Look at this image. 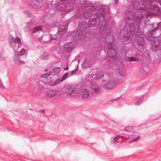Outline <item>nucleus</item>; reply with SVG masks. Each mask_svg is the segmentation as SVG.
Here are the masks:
<instances>
[{
  "instance_id": "nucleus-1",
  "label": "nucleus",
  "mask_w": 161,
  "mask_h": 161,
  "mask_svg": "<svg viewBox=\"0 0 161 161\" xmlns=\"http://www.w3.org/2000/svg\"><path fill=\"white\" fill-rule=\"evenodd\" d=\"M132 6L135 11H129L126 18L132 19L136 23L138 29L140 26L143 14L150 17L153 15H161V8L154 0H132Z\"/></svg>"
},
{
  "instance_id": "nucleus-2",
  "label": "nucleus",
  "mask_w": 161,
  "mask_h": 161,
  "mask_svg": "<svg viewBox=\"0 0 161 161\" xmlns=\"http://www.w3.org/2000/svg\"><path fill=\"white\" fill-rule=\"evenodd\" d=\"M98 18V25L99 27L98 31V35L97 38H99L100 41L102 42H104L106 41L107 35L111 34V30L110 29H106L105 26L106 25L105 20V12L102 7H99L97 13L95 14Z\"/></svg>"
},
{
  "instance_id": "nucleus-3",
  "label": "nucleus",
  "mask_w": 161,
  "mask_h": 161,
  "mask_svg": "<svg viewBox=\"0 0 161 161\" xmlns=\"http://www.w3.org/2000/svg\"><path fill=\"white\" fill-rule=\"evenodd\" d=\"M157 26L155 27L154 29L149 31L147 32L146 37L149 42L151 45L152 49H154L156 50L159 47L161 48V36H159L158 39L157 38V36L155 35L161 29V21L157 24Z\"/></svg>"
},
{
  "instance_id": "nucleus-4",
  "label": "nucleus",
  "mask_w": 161,
  "mask_h": 161,
  "mask_svg": "<svg viewBox=\"0 0 161 161\" xmlns=\"http://www.w3.org/2000/svg\"><path fill=\"white\" fill-rule=\"evenodd\" d=\"M117 53V52L115 49L111 47H109L107 50V54L110 58L112 60V61H108V65L107 63H106L105 65H108V67L112 66L113 64L112 62H115L117 58V56H116Z\"/></svg>"
},
{
  "instance_id": "nucleus-5",
  "label": "nucleus",
  "mask_w": 161,
  "mask_h": 161,
  "mask_svg": "<svg viewBox=\"0 0 161 161\" xmlns=\"http://www.w3.org/2000/svg\"><path fill=\"white\" fill-rule=\"evenodd\" d=\"M16 42H17L18 44V48L20 47L21 44L20 38L18 36H16L15 38H14L13 37L12 35H9L8 43L10 47L13 49L15 53L16 52V51L15 50L16 48Z\"/></svg>"
},
{
  "instance_id": "nucleus-6",
  "label": "nucleus",
  "mask_w": 161,
  "mask_h": 161,
  "mask_svg": "<svg viewBox=\"0 0 161 161\" xmlns=\"http://www.w3.org/2000/svg\"><path fill=\"white\" fill-rule=\"evenodd\" d=\"M86 29L84 27L78 26L76 32L75 36L73 37V39L75 40H78L82 38L85 37L86 33Z\"/></svg>"
},
{
  "instance_id": "nucleus-7",
  "label": "nucleus",
  "mask_w": 161,
  "mask_h": 161,
  "mask_svg": "<svg viewBox=\"0 0 161 161\" xmlns=\"http://www.w3.org/2000/svg\"><path fill=\"white\" fill-rule=\"evenodd\" d=\"M32 32L33 34L38 33V35H37L36 38L39 40H42L43 37L44 36H43L42 27V25L34 27L32 29Z\"/></svg>"
},
{
  "instance_id": "nucleus-8",
  "label": "nucleus",
  "mask_w": 161,
  "mask_h": 161,
  "mask_svg": "<svg viewBox=\"0 0 161 161\" xmlns=\"http://www.w3.org/2000/svg\"><path fill=\"white\" fill-rule=\"evenodd\" d=\"M117 84L116 79L112 77L111 79L107 80L105 85V87L107 89H111L114 87Z\"/></svg>"
},
{
  "instance_id": "nucleus-9",
  "label": "nucleus",
  "mask_w": 161,
  "mask_h": 161,
  "mask_svg": "<svg viewBox=\"0 0 161 161\" xmlns=\"http://www.w3.org/2000/svg\"><path fill=\"white\" fill-rule=\"evenodd\" d=\"M97 17L95 14H93L90 16L88 19L87 25L89 27L94 26L97 24Z\"/></svg>"
},
{
  "instance_id": "nucleus-10",
  "label": "nucleus",
  "mask_w": 161,
  "mask_h": 161,
  "mask_svg": "<svg viewBox=\"0 0 161 161\" xmlns=\"http://www.w3.org/2000/svg\"><path fill=\"white\" fill-rule=\"evenodd\" d=\"M91 93H92L89 89L85 88L82 91H80L79 94L80 97L82 99H86L89 97Z\"/></svg>"
},
{
  "instance_id": "nucleus-11",
  "label": "nucleus",
  "mask_w": 161,
  "mask_h": 161,
  "mask_svg": "<svg viewBox=\"0 0 161 161\" xmlns=\"http://www.w3.org/2000/svg\"><path fill=\"white\" fill-rule=\"evenodd\" d=\"M69 94L71 96H77L80 97V90L77 87H71L69 88Z\"/></svg>"
},
{
  "instance_id": "nucleus-12",
  "label": "nucleus",
  "mask_w": 161,
  "mask_h": 161,
  "mask_svg": "<svg viewBox=\"0 0 161 161\" xmlns=\"http://www.w3.org/2000/svg\"><path fill=\"white\" fill-rule=\"evenodd\" d=\"M92 72V78L93 79L96 80H99L102 79L104 76L105 74L104 72L102 71L97 72L94 74Z\"/></svg>"
},
{
  "instance_id": "nucleus-13",
  "label": "nucleus",
  "mask_w": 161,
  "mask_h": 161,
  "mask_svg": "<svg viewBox=\"0 0 161 161\" xmlns=\"http://www.w3.org/2000/svg\"><path fill=\"white\" fill-rule=\"evenodd\" d=\"M67 32V26L62 25H60L58 28V32L62 36L66 34Z\"/></svg>"
},
{
  "instance_id": "nucleus-14",
  "label": "nucleus",
  "mask_w": 161,
  "mask_h": 161,
  "mask_svg": "<svg viewBox=\"0 0 161 161\" xmlns=\"http://www.w3.org/2000/svg\"><path fill=\"white\" fill-rule=\"evenodd\" d=\"M125 23L126 24L128 25L129 26V33L132 35H133L135 31L134 24L133 22L128 23L127 20H125Z\"/></svg>"
},
{
  "instance_id": "nucleus-15",
  "label": "nucleus",
  "mask_w": 161,
  "mask_h": 161,
  "mask_svg": "<svg viewBox=\"0 0 161 161\" xmlns=\"http://www.w3.org/2000/svg\"><path fill=\"white\" fill-rule=\"evenodd\" d=\"M91 89L90 90L92 93L93 92L96 93H98L100 92V89L97 85L95 83H92L91 84Z\"/></svg>"
},
{
  "instance_id": "nucleus-16",
  "label": "nucleus",
  "mask_w": 161,
  "mask_h": 161,
  "mask_svg": "<svg viewBox=\"0 0 161 161\" xmlns=\"http://www.w3.org/2000/svg\"><path fill=\"white\" fill-rule=\"evenodd\" d=\"M36 2H37L39 4H42L43 3V0H34V1L31 0L30 4V6L35 8H38V6L36 4Z\"/></svg>"
},
{
  "instance_id": "nucleus-17",
  "label": "nucleus",
  "mask_w": 161,
  "mask_h": 161,
  "mask_svg": "<svg viewBox=\"0 0 161 161\" xmlns=\"http://www.w3.org/2000/svg\"><path fill=\"white\" fill-rule=\"evenodd\" d=\"M137 40L138 41V45L139 47L140 45H142V47L144 48V36H138L137 37Z\"/></svg>"
},
{
  "instance_id": "nucleus-18",
  "label": "nucleus",
  "mask_w": 161,
  "mask_h": 161,
  "mask_svg": "<svg viewBox=\"0 0 161 161\" xmlns=\"http://www.w3.org/2000/svg\"><path fill=\"white\" fill-rule=\"evenodd\" d=\"M51 73L50 72H48L46 74H43L41 75V77L42 78H44L45 80L44 81H43L42 80H41V81L44 84H46L47 81V78L51 75Z\"/></svg>"
},
{
  "instance_id": "nucleus-19",
  "label": "nucleus",
  "mask_w": 161,
  "mask_h": 161,
  "mask_svg": "<svg viewBox=\"0 0 161 161\" xmlns=\"http://www.w3.org/2000/svg\"><path fill=\"white\" fill-rule=\"evenodd\" d=\"M58 93V91L56 90H50L48 93L47 95L49 97H52L55 96Z\"/></svg>"
},
{
  "instance_id": "nucleus-20",
  "label": "nucleus",
  "mask_w": 161,
  "mask_h": 161,
  "mask_svg": "<svg viewBox=\"0 0 161 161\" xmlns=\"http://www.w3.org/2000/svg\"><path fill=\"white\" fill-rule=\"evenodd\" d=\"M62 36L57 32L56 34L52 35V36H51L50 37V39L49 40H51L53 39L57 40L58 39L61 38Z\"/></svg>"
},
{
  "instance_id": "nucleus-21",
  "label": "nucleus",
  "mask_w": 161,
  "mask_h": 161,
  "mask_svg": "<svg viewBox=\"0 0 161 161\" xmlns=\"http://www.w3.org/2000/svg\"><path fill=\"white\" fill-rule=\"evenodd\" d=\"M66 3H65L64 4L61 3L59 4L58 7L57 8L59 10L61 11H63L65 9L66 7L67 6V5L65 4Z\"/></svg>"
},
{
  "instance_id": "nucleus-22",
  "label": "nucleus",
  "mask_w": 161,
  "mask_h": 161,
  "mask_svg": "<svg viewBox=\"0 0 161 161\" xmlns=\"http://www.w3.org/2000/svg\"><path fill=\"white\" fill-rule=\"evenodd\" d=\"M60 80L58 79L54 81L51 80L49 82V85L51 86H54L60 83Z\"/></svg>"
},
{
  "instance_id": "nucleus-23",
  "label": "nucleus",
  "mask_w": 161,
  "mask_h": 161,
  "mask_svg": "<svg viewBox=\"0 0 161 161\" xmlns=\"http://www.w3.org/2000/svg\"><path fill=\"white\" fill-rule=\"evenodd\" d=\"M91 63L90 61L86 60L83 63L82 65L84 68H87L91 66Z\"/></svg>"
},
{
  "instance_id": "nucleus-24",
  "label": "nucleus",
  "mask_w": 161,
  "mask_h": 161,
  "mask_svg": "<svg viewBox=\"0 0 161 161\" xmlns=\"http://www.w3.org/2000/svg\"><path fill=\"white\" fill-rule=\"evenodd\" d=\"M73 47L72 45H70L69 44L66 45L65 48V51L66 53H68L71 51Z\"/></svg>"
},
{
  "instance_id": "nucleus-25",
  "label": "nucleus",
  "mask_w": 161,
  "mask_h": 161,
  "mask_svg": "<svg viewBox=\"0 0 161 161\" xmlns=\"http://www.w3.org/2000/svg\"><path fill=\"white\" fill-rule=\"evenodd\" d=\"M119 75L122 77H125L126 75V72L125 69H119Z\"/></svg>"
},
{
  "instance_id": "nucleus-26",
  "label": "nucleus",
  "mask_w": 161,
  "mask_h": 161,
  "mask_svg": "<svg viewBox=\"0 0 161 161\" xmlns=\"http://www.w3.org/2000/svg\"><path fill=\"white\" fill-rule=\"evenodd\" d=\"M49 54L48 53H43L41 56V58L42 59L46 60L48 58Z\"/></svg>"
},
{
  "instance_id": "nucleus-27",
  "label": "nucleus",
  "mask_w": 161,
  "mask_h": 161,
  "mask_svg": "<svg viewBox=\"0 0 161 161\" xmlns=\"http://www.w3.org/2000/svg\"><path fill=\"white\" fill-rule=\"evenodd\" d=\"M61 70L60 67H55L53 69V72L56 74H58Z\"/></svg>"
},
{
  "instance_id": "nucleus-28",
  "label": "nucleus",
  "mask_w": 161,
  "mask_h": 161,
  "mask_svg": "<svg viewBox=\"0 0 161 161\" xmlns=\"http://www.w3.org/2000/svg\"><path fill=\"white\" fill-rule=\"evenodd\" d=\"M127 60L129 61L130 62L133 61H136L137 60V57H130L128 58L127 59Z\"/></svg>"
},
{
  "instance_id": "nucleus-29",
  "label": "nucleus",
  "mask_w": 161,
  "mask_h": 161,
  "mask_svg": "<svg viewBox=\"0 0 161 161\" xmlns=\"http://www.w3.org/2000/svg\"><path fill=\"white\" fill-rule=\"evenodd\" d=\"M143 96H141L140 97V98L139 99H138L137 102L135 103V105H139L142 102V100H143Z\"/></svg>"
},
{
  "instance_id": "nucleus-30",
  "label": "nucleus",
  "mask_w": 161,
  "mask_h": 161,
  "mask_svg": "<svg viewBox=\"0 0 161 161\" xmlns=\"http://www.w3.org/2000/svg\"><path fill=\"white\" fill-rule=\"evenodd\" d=\"M24 12L26 15L29 17L32 16V13L29 10L25 11Z\"/></svg>"
},
{
  "instance_id": "nucleus-31",
  "label": "nucleus",
  "mask_w": 161,
  "mask_h": 161,
  "mask_svg": "<svg viewBox=\"0 0 161 161\" xmlns=\"http://www.w3.org/2000/svg\"><path fill=\"white\" fill-rule=\"evenodd\" d=\"M69 73H65L64 75L62 77L61 80H60V82H62L63 81L65 80L68 77L69 75Z\"/></svg>"
},
{
  "instance_id": "nucleus-32",
  "label": "nucleus",
  "mask_w": 161,
  "mask_h": 161,
  "mask_svg": "<svg viewBox=\"0 0 161 161\" xmlns=\"http://www.w3.org/2000/svg\"><path fill=\"white\" fill-rule=\"evenodd\" d=\"M37 17H33L31 19L30 21L28 22V23L31 24H33L35 22V21L37 20Z\"/></svg>"
},
{
  "instance_id": "nucleus-33",
  "label": "nucleus",
  "mask_w": 161,
  "mask_h": 161,
  "mask_svg": "<svg viewBox=\"0 0 161 161\" xmlns=\"http://www.w3.org/2000/svg\"><path fill=\"white\" fill-rule=\"evenodd\" d=\"M123 136H121L117 135L114 138L113 141L115 142H119V141L118 140V139L119 138H121Z\"/></svg>"
},
{
  "instance_id": "nucleus-34",
  "label": "nucleus",
  "mask_w": 161,
  "mask_h": 161,
  "mask_svg": "<svg viewBox=\"0 0 161 161\" xmlns=\"http://www.w3.org/2000/svg\"><path fill=\"white\" fill-rule=\"evenodd\" d=\"M14 61H18L20 59L19 55L18 54H15L14 57Z\"/></svg>"
},
{
  "instance_id": "nucleus-35",
  "label": "nucleus",
  "mask_w": 161,
  "mask_h": 161,
  "mask_svg": "<svg viewBox=\"0 0 161 161\" xmlns=\"http://www.w3.org/2000/svg\"><path fill=\"white\" fill-rule=\"evenodd\" d=\"M25 50L24 49H22L20 51H19V55L20 56H22L24 55L25 52Z\"/></svg>"
},
{
  "instance_id": "nucleus-36",
  "label": "nucleus",
  "mask_w": 161,
  "mask_h": 161,
  "mask_svg": "<svg viewBox=\"0 0 161 161\" xmlns=\"http://www.w3.org/2000/svg\"><path fill=\"white\" fill-rule=\"evenodd\" d=\"M132 20H133V21L134 22V23H136V22H134V20H133V19H132ZM136 27H137V29H138V31H139V29H140V27H139V29H138V27L137 26V25H136ZM142 31L140 32V31H138V35H139V36H142Z\"/></svg>"
},
{
  "instance_id": "nucleus-37",
  "label": "nucleus",
  "mask_w": 161,
  "mask_h": 161,
  "mask_svg": "<svg viewBox=\"0 0 161 161\" xmlns=\"http://www.w3.org/2000/svg\"><path fill=\"white\" fill-rule=\"evenodd\" d=\"M139 138H140V137L139 136L137 137L136 138L133 139L132 140V141L133 142H135L136 141H137V140H138L139 139Z\"/></svg>"
},
{
  "instance_id": "nucleus-38",
  "label": "nucleus",
  "mask_w": 161,
  "mask_h": 161,
  "mask_svg": "<svg viewBox=\"0 0 161 161\" xmlns=\"http://www.w3.org/2000/svg\"><path fill=\"white\" fill-rule=\"evenodd\" d=\"M154 1L157 4L158 3L161 6V0H154Z\"/></svg>"
},
{
  "instance_id": "nucleus-39",
  "label": "nucleus",
  "mask_w": 161,
  "mask_h": 161,
  "mask_svg": "<svg viewBox=\"0 0 161 161\" xmlns=\"http://www.w3.org/2000/svg\"><path fill=\"white\" fill-rule=\"evenodd\" d=\"M77 68H78V66L76 67V68H75V69H74L73 70H72L71 71V73L72 74V75H73V74L75 71H76V70L77 69Z\"/></svg>"
},
{
  "instance_id": "nucleus-40",
  "label": "nucleus",
  "mask_w": 161,
  "mask_h": 161,
  "mask_svg": "<svg viewBox=\"0 0 161 161\" xmlns=\"http://www.w3.org/2000/svg\"><path fill=\"white\" fill-rule=\"evenodd\" d=\"M141 73L143 75H145L146 74V71H145L144 72L143 71V69H142V70H141Z\"/></svg>"
},
{
  "instance_id": "nucleus-41",
  "label": "nucleus",
  "mask_w": 161,
  "mask_h": 161,
  "mask_svg": "<svg viewBox=\"0 0 161 161\" xmlns=\"http://www.w3.org/2000/svg\"><path fill=\"white\" fill-rule=\"evenodd\" d=\"M120 97H118L117 98H114V99H112L111 100V101L112 102H113V101H117L118 100V99Z\"/></svg>"
},
{
  "instance_id": "nucleus-42",
  "label": "nucleus",
  "mask_w": 161,
  "mask_h": 161,
  "mask_svg": "<svg viewBox=\"0 0 161 161\" xmlns=\"http://www.w3.org/2000/svg\"><path fill=\"white\" fill-rule=\"evenodd\" d=\"M123 131H124L125 133H124V134H126V132H129V131H128L127 130H126V129H124L123 130Z\"/></svg>"
},
{
  "instance_id": "nucleus-43",
  "label": "nucleus",
  "mask_w": 161,
  "mask_h": 161,
  "mask_svg": "<svg viewBox=\"0 0 161 161\" xmlns=\"http://www.w3.org/2000/svg\"><path fill=\"white\" fill-rule=\"evenodd\" d=\"M2 87L3 89L5 88V87L0 82V87Z\"/></svg>"
},
{
  "instance_id": "nucleus-44",
  "label": "nucleus",
  "mask_w": 161,
  "mask_h": 161,
  "mask_svg": "<svg viewBox=\"0 0 161 161\" xmlns=\"http://www.w3.org/2000/svg\"><path fill=\"white\" fill-rule=\"evenodd\" d=\"M119 2V0H115V3L116 4H117Z\"/></svg>"
},
{
  "instance_id": "nucleus-45",
  "label": "nucleus",
  "mask_w": 161,
  "mask_h": 161,
  "mask_svg": "<svg viewBox=\"0 0 161 161\" xmlns=\"http://www.w3.org/2000/svg\"><path fill=\"white\" fill-rule=\"evenodd\" d=\"M68 69V66H67L66 67L64 68V70H67Z\"/></svg>"
},
{
  "instance_id": "nucleus-46",
  "label": "nucleus",
  "mask_w": 161,
  "mask_h": 161,
  "mask_svg": "<svg viewBox=\"0 0 161 161\" xmlns=\"http://www.w3.org/2000/svg\"><path fill=\"white\" fill-rule=\"evenodd\" d=\"M41 112L42 113H44V109H43L41 110Z\"/></svg>"
},
{
  "instance_id": "nucleus-47",
  "label": "nucleus",
  "mask_w": 161,
  "mask_h": 161,
  "mask_svg": "<svg viewBox=\"0 0 161 161\" xmlns=\"http://www.w3.org/2000/svg\"><path fill=\"white\" fill-rule=\"evenodd\" d=\"M151 25V27L152 28H153V24H151V25Z\"/></svg>"
},
{
  "instance_id": "nucleus-48",
  "label": "nucleus",
  "mask_w": 161,
  "mask_h": 161,
  "mask_svg": "<svg viewBox=\"0 0 161 161\" xmlns=\"http://www.w3.org/2000/svg\"><path fill=\"white\" fill-rule=\"evenodd\" d=\"M1 53H0V59H1Z\"/></svg>"
},
{
  "instance_id": "nucleus-49",
  "label": "nucleus",
  "mask_w": 161,
  "mask_h": 161,
  "mask_svg": "<svg viewBox=\"0 0 161 161\" xmlns=\"http://www.w3.org/2000/svg\"><path fill=\"white\" fill-rule=\"evenodd\" d=\"M113 75V73H110V75Z\"/></svg>"
},
{
  "instance_id": "nucleus-50",
  "label": "nucleus",
  "mask_w": 161,
  "mask_h": 161,
  "mask_svg": "<svg viewBox=\"0 0 161 161\" xmlns=\"http://www.w3.org/2000/svg\"><path fill=\"white\" fill-rule=\"evenodd\" d=\"M155 161H160L158 159H157Z\"/></svg>"
},
{
  "instance_id": "nucleus-51",
  "label": "nucleus",
  "mask_w": 161,
  "mask_h": 161,
  "mask_svg": "<svg viewBox=\"0 0 161 161\" xmlns=\"http://www.w3.org/2000/svg\"><path fill=\"white\" fill-rule=\"evenodd\" d=\"M60 0V1H61L62 2H63V3H64V2H63V1H62V0Z\"/></svg>"
},
{
  "instance_id": "nucleus-52",
  "label": "nucleus",
  "mask_w": 161,
  "mask_h": 161,
  "mask_svg": "<svg viewBox=\"0 0 161 161\" xmlns=\"http://www.w3.org/2000/svg\"><path fill=\"white\" fill-rule=\"evenodd\" d=\"M45 71H47V69H46L45 70Z\"/></svg>"
}]
</instances>
